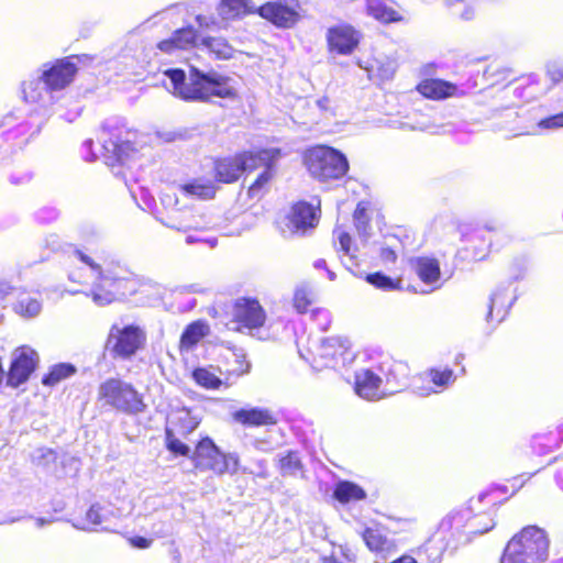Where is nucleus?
I'll list each match as a JSON object with an SVG mask.
<instances>
[{
  "instance_id": "nucleus-1",
  "label": "nucleus",
  "mask_w": 563,
  "mask_h": 563,
  "mask_svg": "<svg viewBox=\"0 0 563 563\" xmlns=\"http://www.w3.org/2000/svg\"><path fill=\"white\" fill-rule=\"evenodd\" d=\"M74 255L86 266L87 274L85 277L79 271L68 274L69 280L84 286L82 289L70 290L71 295L85 294L102 307L135 292V276L121 263L110 261L100 264L80 250H76Z\"/></svg>"
},
{
  "instance_id": "nucleus-2",
  "label": "nucleus",
  "mask_w": 563,
  "mask_h": 563,
  "mask_svg": "<svg viewBox=\"0 0 563 563\" xmlns=\"http://www.w3.org/2000/svg\"><path fill=\"white\" fill-rule=\"evenodd\" d=\"M169 79L166 86L174 96L186 101H208L211 97L231 98L234 89L230 78L217 71L203 73L190 67L189 76L180 68H169L164 73Z\"/></svg>"
},
{
  "instance_id": "nucleus-3",
  "label": "nucleus",
  "mask_w": 563,
  "mask_h": 563,
  "mask_svg": "<svg viewBox=\"0 0 563 563\" xmlns=\"http://www.w3.org/2000/svg\"><path fill=\"white\" fill-rule=\"evenodd\" d=\"M549 558V539L545 531L528 526L508 542L501 563H543Z\"/></svg>"
},
{
  "instance_id": "nucleus-4",
  "label": "nucleus",
  "mask_w": 563,
  "mask_h": 563,
  "mask_svg": "<svg viewBox=\"0 0 563 563\" xmlns=\"http://www.w3.org/2000/svg\"><path fill=\"white\" fill-rule=\"evenodd\" d=\"M135 132L126 128L125 120L118 117L107 119L101 129L102 156L107 165H125L135 154Z\"/></svg>"
},
{
  "instance_id": "nucleus-5",
  "label": "nucleus",
  "mask_w": 563,
  "mask_h": 563,
  "mask_svg": "<svg viewBox=\"0 0 563 563\" xmlns=\"http://www.w3.org/2000/svg\"><path fill=\"white\" fill-rule=\"evenodd\" d=\"M303 163L309 174L320 180L342 178L349 170L346 156L340 151L325 146H313L305 152Z\"/></svg>"
},
{
  "instance_id": "nucleus-6",
  "label": "nucleus",
  "mask_w": 563,
  "mask_h": 563,
  "mask_svg": "<svg viewBox=\"0 0 563 563\" xmlns=\"http://www.w3.org/2000/svg\"><path fill=\"white\" fill-rule=\"evenodd\" d=\"M98 398L119 411L135 415L145 410L141 395L128 383L109 378L98 388Z\"/></svg>"
},
{
  "instance_id": "nucleus-7",
  "label": "nucleus",
  "mask_w": 563,
  "mask_h": 563,
  "mask_svg": "<svg viewBox=\"0 0 563 563\" xmlns=\"http://www.w3.org/2000/svg\"><path fill=\"white\" fill-rule=\"evenodd\" d=\"M191 460L201 471L210 470L216 474H235L240 470V460L236 453H222L210 438L198 442Z\"/></svg>"
},
{
  "instance_id": "nucleus-8",
  "label": "nucleus",
  "mask_w": 563,
  "mask_h": 563,
  "mask_svg": "<svg viewBox=\"0 0 563 563\" xmlns=\"http://www.w3.org/2000/svg\"><path fill=\"white\" fill-rule=\"evenodd\" d=\"M90 59L88 55H71L53 64H45L42 79L52 91L62 90L73 81L78 65L86 64Z\"/></svg>"
},
{
  "instance_id": "nucleus-9",
  "label": "nucleus",
  "mask_w": 563,
  "mask_h": 563,
  "mask_svg": "<svg viewBox=\"0 0 563 563\" xmlns=\"http://www.w3.org/2000/svg\"><path fill=\"white\" fill-rule=\"evenodd\" d=\"M319 223V210L311 203L299 201L280 223V232L285 238L294 235L303 236L312 231Z\"/></svg>"
},
{
  "instance_id": "nucleus-10",
  "label": "nucleus",
  "mask_w": 563,
  "mask_h": 563,
  "mask_svg": "<svg viewBox=\"0 0 563 563\" xmlns=\"http://www.w3.org/2000/svg\"><path fill=\"white\" fill-rule=\"evenodd\" d=\"M145 340L144 331L137 325L131 324L123 328L113 325L110 329L107 345L115 356L129 358L144 345Z\"/></svg>"
},
{
  "instance_id": "nucleus-11",
  "label": "nucleus",
  "mask_w": 563,
  "mask_h": 563,
  "mask_svg": "<svg viewBox=\"0 0 563 563\" xmlns=\"http://www.w3.org/2000/svg\"><path fill=\"white\" fill-rule=\"evenodd\" d=\"M353 356L347 340L328 338L317 347L313 362L319 367L339 369L350 363Z\"/></svg>"
},
{
  "instance_id": "nucleus-12",
  "label": "nucleus",
  "mask_w": 563,
  "mask_h": 563,
  "mask_svg": "<svg viewBox=\"0 0 563 563\" xmlns=\"http://www.w3.org/2000/svg\"><path fill=\"white\" fill-rule=\"evenodd\" d=\"M161 200L166 209H172L167 219L162 220L165 227L184 232L206 229L207 223L202 216L196 214L192 209H175L178 203L175 195L164 194Z\"/></svg>"
},
{
  "instance_id": "nucleus-13",
  "label": "nucleus",
  "mask_w": 563,
  "mask_h": 563,
  "mask_svg": "<svg viewBox=\"0 0 563 563\" xmlns=\"http://www.w3.org/2000/svg\"><path fill=\"white\" fill-rule=\"evenodd\" d=\"M295 0H271L264 4L256 5V14L269 21L278 27H291L299 19L292 2Z\"/></svg>"
},
{
  "instance_id": "nucleus-14",
  "label": "nucleus",
  "mask_w": 563,
  "mask_h": 563,
  "mask_svg": "<svg viewBox=\"0 0 563 563\" xmlns=\"http://www.w3.org/2000/svg\"><path fill=\"white\" fill-rule=\"evenodd\" d=\"M37 361V353L31 347L22 346L18 349L8 373V384L16 387L26 382L35 369Z\"/></svg>"
},
{
  "instance_id": "nucleus-15",
  "label": "nucleus",
  "mask_w": 563,
  "mask_h": 563,
  "mask_svg": "<svg viewBox=\"0 0 563 563\" xmlns=\"http://www.w3.org/2000/svg\"><path fill=\"white\" fill-rule=\"evenodd\" d=\"M503 234L504 232L497 225L485 224L484 228H476L468 233H463L462 236L464 242L475 244L473 258L481 261L494 247V239Z\"/></svg>"
},
{
  "instance_id": "nucleus-16",
  "label": "nucleus",
  "mask_w": 563,
  "mask_h": 563,
  "mask_svg": "<svg viewBox=\"0 0 563 563\" xmlns=\"http://www.w3.org/2000/svg\"><path fill=\"white\" fill-rule=\"evenodd\" d=\"M426 378L431 385H417V383L413 384V391L421 397L430 396L431 394H437L445 388H448L450 385H452L455 382V375L454 372L451 368H444V369H438V368H431L428 372H426L423 375L419 377L418 380H423Z\"/></svg>"
},
{
  "instance_id": "nucleus-17",
  "label": "nucleus",
  "mask_w": 563,
  "mask_h": 563,
  "mask_svg": "<svg viewBox=\"0 0 563 563\" xmlns=\"http://www.w3.org/2000/svg\"><path fill=\"white\" fill-rule=\"evenodd\" d=\"M383 377L377 372L369 368H361L355 373V393L366 399H379L385 394Z\"/></svg>"
},
{
  "instance_id": "nucleus-18",
  "label": "nucleus",
  "mask_w": 563,
  "mask_h": 563,
  "mask_svg": "<svg viewBox=\"0 0 563 563\" xmlns=\"http://www.w3.org/2000/svg\"><path fill=\"white\" fill-rule=\"evenodd\" d=\"M234 318L245 328L257 329L264 324L265 312L258 301L243 298L235 303Z\"/></svg>"
},
{
  "instance_id": "nucleus-19",
  "label": "nucleus",
  "mask_w": 563,
  "mask_h": 563,
  "mask_svg": "<svg viewBox=\"0 0 563 563\" xmlns=\"http://www.w3.org/2000/svg\"><path fill=\"white\" fill-rule=\"evenodd\" d=\"M327 40L330 49L336 51L342 55L351 54L358 44L357 33L349 25L330 27L328 30Z\"/></svg>"
},
{
  "instance_id": "nucleus-20",
  "label": "nucleus",
  "mask_w": 563,
  "mask_h": 563,
  "mask_svg": "<svg viewBox=\"0 0 563 563\" xmlns=\"http://www.w3.org/2000/svg\"><path fill=\"white\" fill-rule=\"evenodd\" d=\"M282 152L279 148H265L256 152H244L239 154L240 169L242 172H253L257 168L274 167L279 159Z\"/></svg>"
},
{
  "instance_id": "nucleus-21",
  "label": "nucleus",
  "mask_w": 563,
  "mask_h": 563,
  "mask_svg": "<svg viewBox=\"0 0 563 563\" xmlns=\"http://www.w3.org/2000/svg\"><path fill=\"white\" fill-rule=\"evenodd\" d=\"M200 423V417L188 408L173 409L167 419L165 430H170L181 437L190 434Z\"/></svg>"
},
{
  "instance_id": "nucleus-22",
  "label": "nucleus",
  "mask_w": 563,
  "mask_h": 563,
  "mask_svg": "<svg viewBox=\"0 0 563 563\" xmlns=\"http://www.w3.org/2000/svg\"><path fill=\"white\" fill-rule=\"evenodd\" d=\"M216 11L222 22H229L256 13V3L252 0H221Z\"/></svg>"
},
{
  "instance_id": "nucleus-23",
  "label": "nucleus",
  "mask_w": 563,
  "mask_h": 563,
  "mask_svg": "<svg viewBox=\"0 0 563 563\" xmlns=\"http://www.w3.org/2000/svg\"><path fill=\"white\" fill-rule=\"evenodd\" d=\"M419 91L430 99H445L449 97H462L465 91L459 86L442 79H429L419 85Z\"/></svg>"
},
{
  "instance_id": "nucleus-24",
  "label": "nucleus",
  "mask_w": 563,
  "mask_h": 563,
  "mask_svg": "<svg viewBox=\"0 0 563 563\" xmlns=\"http://www.w3.org/2000/svg\"><path fill=\"white\" fill-rule=\"evenodd\" d=\"M197 32L192 26H187L175 31L168 40L157 44V47L167 54H174L179 49H188L195 46Z\"/></svg>"
},
{
  "instance_id": "nucleus-25",
  "label": "nucleus",
  "mask_w": 563,
  "mask_h": 563,
  "mask_svg": "<svg viewBox=\"0 0 563 563\" xmlns=\"http://www.w3.org/2000/svg\"><path fill=\"white\" fill-rule=\"evenodd\" d=\"M233 419L244 426L262 427L272 426L277 422L274 413L265 408L240 409L233 413Z\"/></svg>"
},
{
  "instance_id": "nucleus-26",
  "label": "nucleus",
  "mask_w": 563,
  "mask_h": 563,
  "mask_svg": "<svg viewBox=\"0 0 563 563\" xmlns=\"http://www.w3.org/2000/svg\"><path fill=\"white\" fill-rule=\"evenodd\" d=\"M516 297H509L508 287L500 286L498 287L490 296L489 302V311L487 319L493 321L494 319L497 322H501L507 316L510 307L515 302Z\"/></svg>"
},
{
  "instance_id": "nucleus-27",
  "label": "nucleus",
  "mask_w": 563,
  "mask_h": 563,
  "mask_svg": "<svg viewBox=\"0 0 563 563\" xmlns=\"http://www.w3.org/2000/svg\"><path fill=\"white\" fill-rule=\"evenodd\" d=\"M43 302L38 295L30 294L25 290L19 292L15 301L12 303V310L23 319H34L42 312Z\"/></svg>"
},
{
  "instance_id": "nucleus-28",
  "label": "nucleus",
  "mask_w": 563,
  "mask_h": 563,
  "mask_svg": "<svg viewBox=\"0 0 563 563\" xmlns=\"http://www.w3.org/2000/svg\"><path fill=\"white\" fill-rule=\"evenodd\" d=\"M179 192L187 198L208 200L214 197L216 186L211 179L194 178L178 186Z\"/></svg>"
},
{
  "instance_id": "nucleus-29",
  "label": "nucleus",
  "mask_w": 563,
  "mask_h": 563,
  "mask_svg": "<svg viewBox=\"0 0 563 563\" xmlns=\"http://www.w3.org/2000/svg\"><path fill=\"white\" fill-rule=\"evenodd\" d=\"M412 267L418 277L427 285L438 284L441 271L438 260L432 257H417L412 261Z\"/></svg>"
},
{
  "instance_id": "nucleus-30",
  "label": "nucleus",
  "mask_w": 563,
  "mask_h": 563,
  "mask_svg": "<svg viewBox=\"0 0 563 563\" xmlns=\"http://www.w3.org/2000/svg\"><path fill=\"white\" fill-rule=\"evenodd\" d=\"M391 367L386 366L387 376L383 383L385 393L394 394L397 388L406 385L407 377L409 375L408 366L394 360V363H389Z\"/></svg>"
},
{
  "instance_id": "nucleus-31",
  "label": "nucleus",
  "mask_w": 563,
  "mask_h": 563,
  "mask_svg": "<svg viewBox=\"0 0 563 563\" xmlns=\"http://www.w3.org/2000/svg\"><path fill=\"white\" fill-rule=\"evenodd\" d=\"M333 497L341 504H347L365 499L366 492L353 482L340 481L335 485Z\"/></svg>"
},
{
  "instance_id": "nucleus-32",
  "label": "nucleus",
  "mask_w": 563,
  "mask_h": 563,
  "mask_svg": "<svg viewBox=\"0 0 563 563\" xmlns=\"http://www.w3.org/2000/svg\"><path fill=\"white\" fill-rule=\"evenodd\" d=\"M216 177L221 183H233L241 175L238 155L219 159L214 164Z\"/></svg>"
},
{
  "instance_id": "nucleus-33",
  "label": "nucleus",
  "mask_w": 563,
  "mask_h": 563,
  "mask_svg": "<svg viewBox=\"0 0 563 563\" xmlns=\"http://www.w3.org/2000/svg\"><path fill=\"white\" fill-rule=\"evenodd\" d=\"M52 92L44 84L42 75L37 78L27 79L22 82V95L26 102H41Z\"/></svg>"
},
{
  "instance_id": "nucleus-34",
  "label": "nucleus",
  "mask_w": 563,
  "mask_h": 563,
  "mask_svg": "<svg viewBox=\"0 0 563 563\" xmlns=\"http://www.w3.org/2000/svg\"><path fill=\"white\" fill-rule=\"evenodd\" d=\"M208 333L209 325L205 321L198 320L190 323L180 336V347L186 350L192 349Z\"/></svg>"
},
{
  "instance_id": "nucleus-35",
  "label": "nucleus",
  "mask_w": 563,
  "mask_h": 563,
  "mask_svg": "<svg viewBox=\"0 0 563 563\" xmlns=\"http://www.w3.org/2000/svg\"><path fill=\"white\" fill-rule=\"evenodd\" d=\"M366 10L371 16L384 23L398 22L402 20L401 15L397 11L389 8L382 0H366Z\"/></svg>"
},
{
  "instance_id": "nucleus-36",
  "label": "nucleus",
  "mask_w": 563,
  "mask_h": 563,
  "mask_svg": "<svg viewBox=\"0 0 563 563\" xmlns=\"http://www.w3.org/2000/svg\"><path fill=\"white\" fill-rule=\"evenodd\" d=\"M278 470L283 476H296L302 471V463L297 451L278 454Z\"/></svg>"
},
{
  "instance_id": "nucleus-37",
  "label": "nucleus",
  "mask_w": 563,
  "mask_h": 563,
  "mask_svg": "<svg viewBox=\"0 0 563 563\" xmlns=\"http://www.w3.org/2000/svg\"><path fill=\"white\" fill-rule=\"evenodd\" d=\"M31 134V126L26 122H21L14 128L3 132L4 140L7 142H11L13 147L19 148H22L27 144Z\"/></svg>"
},
{
  "instance_id": "nucleus-38",
  "label": "nucleus",
  "mask_w": 563,
  "mask_h": 563,
  "mask_svg": "<svg viewBox=\"0 0 563 563\" xmlns=\"http://www.w3.org/2000/svg\"><path fill=\"white\" fill-rule=\"evenodd\" d=\"M76 373V367L69 363L54 365L49 373L42 378L43 385L54 386L60 380L70 377Z\"/></svg>"
},
{
  "instance_id": "nucleus-39",
  "label": "nucleus",
  "mask_w": 563,
  "mask_h": 563,
  "mask_svg": "<svg viewBox=\"0 0 563 563\" xmlns=\"http://www.w3.org/2000/svg\"><path fill=\"white\" fill-rule=\"evenodd\" d=\"M202 45L206 46L217 58L229 59L232 57L233 48L222 37H206L202 40Z\"/></svg>"
},
{
  "instance_id": "nucleus-40",
  "label": "nucleus",
  "mask_w": 563,
  "mask_h": 563,
  "mask_svg": "<svg viewBox=\"0 0 563 563\" xmlns=\"http://www.w3.org/2000/svg\"><path fill=\"white\" fill-rule=\"evenodd\" d=\"M192 377L198 385L208 389H217L221 386V379L207 368H197Z\"/></svg>"
},
{
  "instance_id": "nucleus-41",
  "label": "nucleus",
  "mask_w": 563,
  "mask_h": 563,
  "mask_svg": "<svg viewBox=\"0 0 563 563\" xmlns=\"http://www.w3.org/2000/svg\"><path fill=\"white\" fill-rule=\"evenodd\" d=\"M366 280L368 284L382 290H395L400 288L399 280H395L380 272L368 274Z\"/></svg>"
},
{
  "instance_id": "nucleus-42",
  "label": "nucleus",
  "mask_w": 563,
  "mask_h": 563,
  "mask_svg": "<svg viewBox=\"0 0 563 563\" xmlns=\"http://www.w3.org/2000/svg\"><path fill=\"white\" fill-rule=\"evenodd\" d=\"M354 224L358 234L363 238H367L369 235V217L367 214V208L363 202H360L353 214Z\"/></svg>"
},
{
  "instance_id": "nucleus-43",
  "label": "nucleus",
  "mask_w": 563,
  "mask_h": 563,
  "mask_svg": "<svg viewBox=\"0 0 563 563\" xmlns=\"http://www.w3.org/2000/svg\"><path fill=\"white\" fill-rule=\"evenodd\" d=\"M177 435H179L176 432H173L170 430H165V443L168 451H170L175 455L180 456H189L190 455V448L181 442Z\"/></svg>"
},
{
  "instance_id": "nucleus-44",
  "label": "nucleus",
  "mask_w": 563,
  "mask_h": 563,
  "mask_svg": "<svg viewBox=\"0 0 563 563\" xmlns=\"http://www.w3.org/2000/svg\"><path fill=\"white\" fill-rule=\"evenodd\" d=\"M32 462L42 467H49L57 460V453L49 448H38L31 455Z\"/></svg>"
},
{
  "instance_id": "nucleus-45",
  "label": "nucleus",
  "mask_w": 563,
  "mask_h": 563,
  "mask_svg": "<svg viewBox=\"0 0 563 563\" xmlns=\"http://www.w3.org/2000/svg\"><path fill=\"white\" fill-rule=\"evenodd\" d=\"M363 539L372 551L382 552L386 549L387 540L378 530L371 528L365 529Z\"/></svg>"
},
{
  "instance_id": "nucleus-46",
  "label": "nucleus",
  "mask_w": 563,
  "mask_h": 563,
  "mask_svg": "<svg viewBox=\"0 0 563 563\" xmlns=\"http://www.w3.org/2000/svg\"><path fill=\"white\" fill-rule=\"evenodd\" d=\"M274 167H266L255 179L249 188V196L251 198L261 197L264 187L271 181L273 177Z\"/></svg>"
},
{
  "instance_id": "nucleus-47",
  "label": "nucleus",
  "mask_w": 563,
  "mask_h": 563,
  "mask_svg": "<svg viewBox=\"0 0 563 563\" xmlns=\"http://www.w3.org/2000/svg\"><path fill=\"white\" fill-rule=\"evenodd\" d=\"M494 526L495 521L488 514L479 515L468 522L472 532L479 534L492 530Z\"/></svg>"
},
{
  "instance_id": "nucleus-48",
  "label": "nucleus",
  "mask_w": 563,
  "mask_h": 563,
  "mask_svg": "<svg viewBox=\"0 0 563 563\" xmlns=\"http://www.w3.org/2000/svg\"><path fill=\"white\" fill-rule=\"evenodd\" d=\"M233 362L231 367L228 369L230 374H234L235 376H242L250 371V363L246 361V356L243 351H234L232 353Z\"/></svg>"
},
{
  "instance_id": "nucleus-49",
  "label": "nucleus",
  "mask_w": 563,
  "mask_h": 563,
  "mask_svg": "<svg viewBox=\"0 0 563 563\" xmlns=\"http://www.w3.org/2000/svg\"><path fill=\"white\" fill-rule=\"evenodd\" d=\"M528 269V260L525 256L516 257L509 265V279L511 282L521 280Z\"/></svg>"
},
{
  "instance_id": "nucleus-50",
  "label": "nucleus",
  "mask_w": 563,
  "mask_h": 563,
  "mask_svg": "<svg viewBox=\"0 0 563 563\" xmlns=\"http://www.w3.org/2000/svg\"><path fill=\"white\" fill-rule=\"evenodd\" d=\"M109 511L99 504H93L86 514V520L91 526L107 521Z\"/></svg>"
},
{
  "instance_id": "nucleus-51",
  "label": "nucleus",
  "mask_w": 563,
  "mask_h": 563,
  "mask_svg": "<svg viewBox=\"0 0 563 563\" xmlns=\"http://www.w3.org/2000/svg\"><path fill=\"white\" fill-rule=\"evenodd\" d=\"M311 292L306 287H299L295 291L294 307L299 313H305L311 303Z\"/></svg>"
},
{
  "instance_id": "nucleus-52",
  "label": "nucleus",
  "mask_w": 563,
  "mask_h": 563,
  "mask_svg": "<svg viewBox=\"0 0 563 563\" xmlns=\"http://www.w3.org/2000/svg\"><path fill=\"white\" fill-rule=\"evenodd\" d=\"M396 69H397V65H396V62L393 59L377 62L376 71H377V76L382 80L391 79L396 73Z\"/></svg>"
},
{
  "instance_id": "nucleus-53",
  "label": "nucleus",
  "mask_w": 563,
  "mask_h": 563,
  "mask_svg": "<svg viewBox=\"0 0 563 563\" xmlns=\"http://www.w3.org/2000/svg\"><path fill=\"white\" fill-rule=\"evenodd\" d=\"M34 217L38 223H52L58 219L59 211L55 207H43L35 212Z\"/></svg>"
},
{
  "instance_id": "nucleus-54",
  "label": "nucleus",
  "mask_w": 563,
  "mask_h": 563,
  "mask_svg": "<svg viewBox=\"0 0 563 563\" xmlns=\"http://www.w3.org/2000/svg\"><path fill=\"white\" fill-rule=\"evenodd\" d=\"M311 319L321 331H327L331 324V316L327 309H313L311 311Z\"/></svg>"
},
{
  "instance_id": "nucleus-55",
  "label": "nucleus",
  "mask_w": 563,
  "mask_h": 563,
  "mask_svg": "<svg viewBox=\"0 0 563 563\" xmlns=\"http://www.w3.org/2000/svg\"><path fill=\"white\" fill-rule=\"evenodd\" d=\"M242 472L263 479L267 478L269 475L267 470V462L265 460L255 461L254 466H244Z\"/></svg>"
},
{
  "instance_id": "nucleus-56",
  "label": "nucleus",
  "mask_w": 563,
  "mask_h": 563,
  "mask_svg": "<svg viewBox=\"0 0 563 563\" xmlns=\"http://www.w3.org/2000/svg\"><path fill=\"white\" fill-rule=\"evenodd\" d=\"M33 179V173L27 169L14 170L9 176L10 184L14 186H23L31 183Z\"/></svg>"
},
{
  "instance_id": "nucleus-57",
  "label": "nucleus",
  "mask_w": 563,
  "mask_h": 563,
  "mask_svg": "<svg viewBox=\"0 0 563 563\" xmlns=\"http://www.w3.org/2000/svg\"><path fill=\"white\" fill-rule=\"evenodd\" d=\"M506 490H507V487H494L489 490L482 492L481 494H478L476 500L471 499V507L473 508L475 506V503L481 504V503H484L485 500H488V503L495 505L496 499H495L494 495L498 492L506 493Z\"/></svg>"
},
{
  "instance_id": "nucleus-58",
  "label": "nucleus",
  "mask_w": 563,
  "mask_h": 563,
  "mask_svg": "<svg viewBox=\"0 0 563 563\" xmlns=\"http://www.w3.org/2000/svg\"><path fill=\"white\" fill-rule=\"evenodd\" d=\"M23 289L12 285L10 282L1 280L0 282V299L5 300L8 297H13L16 299L19 292Z\"/></svg>"
},
{
  "instance_id": "nucleus-59",
  "label": "nucleus",
  "mask_w": 563,
  "mask_h": 563,
  "mask_svg": "<svg viewBox=\"0 0 563 563\" xmlns=\"http://www.w3.org/2000/svg\"><path fill=\"white\" fill-rule=\"evenodd\" d=\"M196 22L198 23L199 27L208 30L220 29L221 24L214 16L203 14H198L196 16Z\"/></svg>"
},
{
  "instance_id": "nucleus-60",
  "label": "nucleus",
  "mask_w": 563,
  "mask_h": 563,
  "mask_svg": "<svg viewBox=\"0 0 563 563\" xmlns=\"http://www.w3.org/2000/svg\"><path fill=\"white\" fill-rule=\"evenodd\" d=\"M542 129L563 128V112L545 118L539 122Z\"/></svg>"
},
{
  "instance_id": "nucleus-61",
  "label": "nucleus",
  "mask_w": 563,
  "mask_h": 563,
  "mask_svg": "<svg viewBox=\"0 0 563 563\" xmlns=\"http://www.w3.org/2000/svg\"><path fill=\"white\" fill-rule=\"evenodd\" d=\"M542 129L563 128V112L545 118L539 122Z\"/></svg>"
},
{
  "instance_id": "nucleus-62",
  "label": "nucleus",
  "mask_w": 563,
  "mask_h": 563,
  "mask_svg": "<svg viewBox=\"0 0 563 563\" xmlns=\"http://www.w3.org/2000/svg\"><path fill=\"white\" fill-rule=\"evenodd\" d=\"M334 235L336 236V239L339 241L340 250L345 255H350V252H351V236H350V234L346 233V232H343L341 230H335L334 231Z\"/></svg>"
},
{
  "instance_id": "nucleus-63",
  "label": "nucleus",
  "mask_w": 563,
  "mask_h": 563,
  "mask_svg": "<svg viewBox=\"0 0 563 563\" xmlns=\"http://www.w3.org/2000/svg\"><path fill=\"white\" fill-rule=\"evenodd\" d=\"M379 256L384 264H394L397 260L396 252L389 246H383Z\"/></svg>"
},
{
  "instance_id": "nucleus-64",
  "label": "nucleus",
  "mask_w": 563,
  "mask_h": 563,
  "mask_svg": "<svg viewBox=\"0 0 563 563\" xmlns=\"http://www.w3.org/2000/svg\"><path fill=\"white\" fill-rule=\"evenodd\" d=\"M389 363H394V360L391 357H385L378 364L374 365L369 369H374L375 372H377L379 374V376L383 377V382H384L387 376V369H386L387 367L386 366L391 367V365Z\"/></svg>"
}]
</instances>
